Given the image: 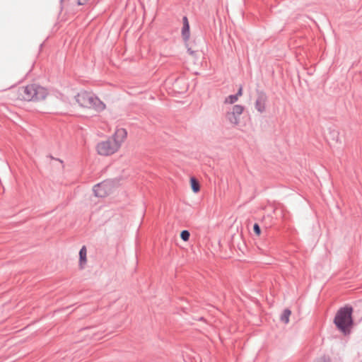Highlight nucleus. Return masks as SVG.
<instances>
[{
	"mask_svg": "<svg viewBox=\"0 0 362 362\" xmlns=\"http://www.w3.org/2000/svg\"><path fill=\"white\" fill-rule=\"evenodd\" d=\"M17 98L27 102H37L45 100L47 95V90L37 83H30L20 87L17 90Z\"/></svg>",
	"mask_w": 362,
	"mask_h": 362,
	"instance_id": "f03ea898",
	"label": "nucleus"
},
{
	"mask_svg": "<svg viewBox=\"0 0 362 362\" xmlns=\"http://www.w3.org/2000/svg\"><path fill=\"white\" fill-rule=\"evenodd\" d=\"M243 95V88L240 87L238 93L235 95H231L225 98L224 103L225 104H233L236 103L239 98Z\"/></svg>",
	"mask_w": 362,
	"mask_h": 362,
	"instance_id": "1a4fd4ad",
	"label": "nucleus"
},
{
	"mask_svg": "<svg viewBox=\"0 0 362 362\" xmlns=\"http://www.w3.org/2000/svg\"><path fill=\"white\" fill-rule=\"evenodd\" d=\"M88 0H78V4L79 5L85 4Z\"/></svg>",
	"mask_w": 362,
	"mask_h": 362,
	"instance_id": "dca6fc26",
	"label": "nucleus"
},
{
	"mask_svg": "<svg viewBox=\"0 0 362 362\" xmlns=\"http://www.w3.org/2000/svg\"><path fill=\"white\" fill-rule=\"evenodd\" d=\"M183 27L182 29V35L185 40H187L189 37V25L187 17L182 18Z\"/></svg>",
	"mask_w": 362,
	"mask_h": 362,
	"instance_id": "9d476101",
	"label": "nucleus"
},
{
	"mask_svg": "<svg viewBox=\"0 0 362 362\" xmlns=\"http://www.w3.org/2000/svg\"><path fill=\"white\" fill-rule=\"evenodd\" d=\"M87 263V248L83 246L79 251V262L78 266L80 269H83Z\"/></svg>",
	"mask_w": 362,
	"mask_h": 362,
	"instance_id": "6e6552de",
	"label": "nucleus"
},
{
	"mask_svg": "<svg viewBox=\"0 0 362 362\" xmlns=\"http://www.w3.org/2000/svg\"><path fill=\"white\" fill-rule=\"evenodd\" d=\"M291 315V311L289 309H285L281 315V320L286 324L288 323Z\"/></svg>",
	"mask_w": 362,
	"mask_h": 362,
	"instance_id": "ddd939ff",
	"label": "nucleus"
},
{
	"mask_svg": "<svg viewBox=\"0 0 362 362\" xmlns=\"http://www.w3.org/2000/svg\"><path fill=\"white\" fill-rule=\"evenodd\" d=\"M112 183L111 181H103L94 187L95 196L98 197H105L109 195L112 191Z\"/></svg>",
	"mask_w": 362,
	"mask_h": 362,
	"instance_id": "39448f33",
	"label": "nucleus"
},
{
	"mask_svg": "<svg viewBox=\"0 0 362 362\" xmlns=\"http://www.w3.org/2000/svg\"><path fill=\"white\" fill-rule=\"evenodd\" d=\"M352 308L345 307L339 309L334 317V324L344 334L350 332L353 321L351 317Z\"/></svg>",
	"mask_w": 362,
	"mask_h": 362,
	"instance_id": "7ed1b4c3",
	"label": "nucleus"
},
{
	"mask_svg": "<svg viewBox=\"0 0 362 362\" xmlns=\"http://www.w3.org/2000/svg\"><path fill=\"white\" fill-rule=\"evenodd\" d=\"M109 138L120 149L127 138V132L124 128L117 127Z\"/></svg>",
	"mask_w": 362,
	"mask_h": 362,
	"instance_id": "423d86ee",
	"label": "nucleus"
},
{
	"mask_svg": "<svg viewBox=\"0 0 362 362\" xmlns=\"http://www.w3.org/2000/svg\"><path fill=\"white\" fill-rule=\"evenodd\" d=\"M76 103L83 110H92L100 113L106 109V105L93 92L81 90L74 98Z\"/></svg>",
	"mask_w": 362,
	"mask_h": 362,
	"instance_id": "f257e3e1",
	"label": "nucleus"
},
{
	"mask_svg": "<svg viewBox=\"0 0 362 362\" xmlns=\"http://www.w3.org/2000/svg\"><path fill=\"white\" fill-rule=\"evenodd\" d=\"M253 230H254V232L257 235H259L260 233H261V230H260V228L259 226V225L257 223H255L253 226Z\"/></svg>",
	"mask_w": 362,
	"mask_h": 362,
	"instance_id": "2eb2a0df",
	"label": "nucleus"
},
{
	"mask_svg": "<svg viewBox=\"0 0 362 362\" xmlns=\"http://www.w3.org/2000/svg\"><path fill=\"white\" fill-rule=\"evenodd\" d=\"M119 149L111 141L110 138L107 140L100 141L96 146V151L100 156H107L117 153Z\"/></svg>",
	"mask_w": 362,
	"mask_h": 362,
	"instance_id": "20e7f679",
	"label": "nucleus"
},
{
	"mask_svg": "<svg viewBox=\"0 0 362 362\" xmlns=\"http://www.w3.org/2000/svg\"><path fill=\"white\" fill-rule=\"evenodd\" d=\"M190 185H191V188H192V191L194 193H197L199 192L200 185H199V182L194 177L190 178Z\"/></svg>",
	"mask_w": 362,
	"mask_h": 362,
	"instance_id": "f8f14e48",
	"label": "nucleus"
},
{
	"mask_svg": "<svg viewBox=\"0 0 362 362\" xmlns=\"http://www.w3.org/2000/svg\"><path fill=\"white\" fill-rule=\"evenodd\" d=\"M190 234L188 230H182L180 233V238L184 241H188L189 239Z\"/></svg>",
	"mask_w": 362,
	"mask_h": 362,
	"instance_id": "4468645a",
	"label": "nucleus"
},
{
	"mask_svg": "<svg viewBox=\"0 0 362 362\" xmlns=\"http://www.w3.org/2000/svg\"><path fill=\"white\" fill-rule=\"evenodd\" d=\"M256 108L260 112L265 109V99L263 97L259 98L256 101Z\"/></svg>",
	"mask_w": 362,
	"mask_h": 362,
	"instance_id": "9b49d317",
	"label": "nucleus"
},
{
	"mask_svg": "<svg viewBox=\"0 0 362 362\" xmlns=\"http://www.w3.org/2000/svg\"><path fill=\"white\" fill-rule=\"evenodd\" d=\"M244 107L240 105L233 106L231 110L228 111L226 116L228 122L233 124L238 125L240 122V117L243 112Z\"/></svg>",
	"mask_w": 362,
	"mask_h": 362,
	"instance_id": "0eeeda50",
	"label": "nucleus"
}]
</instances>
